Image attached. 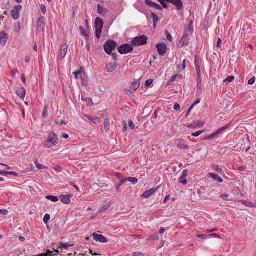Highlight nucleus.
<instances>
[{
    "instance_id": "1",
    "label": "nucleus",
    "mask_w": 256,
    "mask_h": 256,
    "mask_svg": "<svg viewBox=\"0 0 256 256\" xmlns=\"http://www.w3.org/2000/svg\"><path fill=\"white\" fill-rule=\"evenodd\" d=\"M58 144V138L57 135L53 132H50L48 137L44 142V147L50 148Z\"/></svg>"
},
{
    "instance_id": "2",
    "label": "nucleus",
    "mask_w": 256,
    "mask_h": 256,
    "mask_svg": "<svg viewBox=\"0 0 256 256\" xmlns=\"http://www.w3.org/2000/svg\"><path fill=\"white\" fill-rule=\"evenodd\" d=\"M103 20L100 18H96L95 20V28H96V36L98 38H100L102 32V29L104 26Z\"/></svg>"
},
{
    "instance_id": "3",
    "label": "nucleus",
    "mask_w": 256,
    "mask_h": 256,
    "mask_svg": "<svg viewBox=\"0 0 256 256\" xmlns=\"http://www.w3.org/2000/svg\"><path fill=\"white\" fill-rule=\"evenodd\" d=\"M117 46V43L112 40H108L104 44V50L106 54H110L114 50Z\"/></svg>"
},
{
    "instance_id": "4",
    "label": "nucleus",
    "mask_w": 256,
    "mask_h": 256,
    "mask_svg": "<svg viewBox=\"0 0 256 256\" xmlns=\"http://www.w3.org/2000/svg\"><path fill=\"white\" fill-rule=\"evenodd\" d=\"M148 38L142 35L140 36L134 38L132 42V46H141L146 44Z\"/></svg>"
},
{
    "instance_id": "5",
    "label": "nucleus",
    "mask_w": 256,
    "mask_h": 256,
    "mask_svg": "<svg viewBox=\"0 0 256 256\" xmlns=\"http://www.w3.org/2000/svg\"><path fill=\"white\" fill-rule=\"evenodd\" d=\"M132 45L126 44L121 45L118 48V52L122 54H128L133 50Z\"/></svg>"
},
{
    "instance_id": "6",
    "label": "nucleus",
    "mask_w": 256,
    "mask_h": 256,
    "mask_svg": "<svg viewBox=\"0 0 256 256\" xmlns=\"http://www.w3.org/2000/svg\"><path fill=\"white\" fill-rule=\"evenodd\" d=\"M22 6L21 5H16L14 8L12 10V16L14 20H16L20 18V12L22 10Z\"/></svg>"
},
{
    "instance_id": "7",
    "label": "nucleus",
    "mask_w": 256,
    "mask_h": 256,
    "mask_svg": "<svg viewBox=\"0 0 256 256\" xmlns=\"http://www.w3.org/2000/svg\"><path fill=\"white\" fill-rule=\"evenodd\" d=\"M45 18L44 16H40L38 21L37 31L42 32L44 31L45 28Z\"/></svg>"
},
{
    "instance_id": "8",
    "label": "nucleus",
    "mask_w": 256,
    "mask_h": 256,
    "mask_svg": "<svg viewBox=\"0 0 256 256\" xmlns=\"http://www.w3.org/2000/svg\"><path fill=\"white\" fill-rule=\"evenodd\" d=\"M140 80H138L132 84L130 90L128 89H126L124 92L126 94H131L135 92L137 89H138V88L140 87Z\"/></svg>"
},
{
    "instance_id": "9",
    "label": "nucleus",
    "mask_w": 256,
    "mask_h": 256,
    "mask_svg": "<svg viewBox=\"0 0 256 256\" xmlns=\"http://www.w3.org/2000/svg\"><path fill=\"white\" fill-rule=\"evenodd\" d=\"M156 47L158 48V51L160 55L163 56L166 53L167 50V46L166 44H158L156 45Z\"/></svg>"
},
{
    "instance_id": "10",
    "label": "nucleus",
    "mask_w": 256,
    "mask_h": 256,
    "mask_svg": "<svg viewBox=\"0 0 256 256\" xmlns=\"http://www.w3.org/2000/svg\"><path fill=\"white\" fill-rule=\"evenodd\" d=\"M68 49V44L66 43L63 44L60 46V56L62 59L66 56Z\"/></svg>"
},
{
    "instance_id": "11",
    "label": "nucleus",
    "mask_w": 256,
    "mask_h": 256,
    "mask_svg": "<svg viewBox=\"0 0 256 256\" xmlns=\"http://www.w3.org/2000/svg\"><path fill=\"white\" fill-rule=\"evenodd\" d=\"M8 40V35L4 32H0V44L4 46Z\"/></svg>"
},
{
    "instance_id": "12",
    "label": "nucleus",
    "mask_w": 256,
    "mask_h": 256,
    "mask_svg": "<svg viewBox=\"0 0 256 256\" xmlns=\"http://www.w3.org/2000/svg\"><path fill=\"white\" fill-rule=\"evenodd\" d=\"M93 236H94V239L96 242L98 241V242H103V243H105L108 242V240L106 238L104 237L103 235L98 234H96V233H94L93 234Z\"/></svg>"
},
{
    "instance_id": "13",
    "label": "nucleus",
    "mask_w": 256,
    "mask_h": 256,
    "mask_svg": "<svg viewBox=\"0 0 256 256\" xmlns=\"http://www.w3.org/2000/svg\"><path fill=\"white\" fill-rule=\"evenodd\" d=\"M188 32H186V34L188 35L189 34H187ZM188 44V39L186 36H184L182 37L179 43L178 44V46L179 48H182L185 45H187Z\"/></svg>"
},
{
    "instance_id": "14",
    "label": "nucleus",
    "mask_w": 256,
    "mask_h": 256,
    "mask_svg": "<svg viewBox=\"0 0 256 256\" xmlns=\"http://www.w3.org/2000/svg\"><path fill=\"white\" fill-rule=\"evenodd\" d=\"M98 12L99 14L102 15L104 16H106L108 12V11L107 9L105 8L100 4H98Z\"/></svg>"
},
{
    "instance_id": "15",
    "label": "nucleus",
    "mask_w": 256,
    "mask_h": 256,
    "mask_svg": "<svg viewBox=\"0 0 256 256\" xmlns=\"http://www.w3.org/2000/svg\"><path fill=\"white\" fill-rule=\"evenodd\" d=\"M158 189V187L156 188H152L146 191L142 194V196L144 198H148L152 196Z\"/></svg>"
},
{
    "instance_id": "16",
    "label": "nucleus",
    "mask_w": 256,
    "mask_h": 256,
    "mask_svg": "<svg viewBox=\"0 0 256 256\" xmlns=\"http://www.w3.org/2000/svg\"><path fill=\"white\" fill-rule=\"evenodd\" d=\"M16 93L20 98H24L25 96L26 92L24 88L20 87L18 88Z\"/></svg>"
},
{
    "instance_id": "17",
    "label": "nucleus",
    "mask_w": 256,
    "mask_h": 256,
    "mask_svg": "<svg viewBox=\"0 0 256 256\" xmlns=\"http://www.w3.org/2000/svg\"><path fill=\"white\" fill-rule=\"evenodd\" d=\"M170 3L175 5L178 10L182 8L183 4L181 0H172Z\"/></svg>"
},
{
    "instance_id": "18",
    "label": "nucleus",
    "mask_w": 256,
    "mask_h": 256,
    "mask_svg": "<svg viewBox=\"0 0 256 256\" xmlns=\"http://www.w3.org/2000/svg\"><path fill=\"white\" fill-rule=\"evenodd\" d=\"M117 66L116 62L114 64H109L106 65V70L108 72H114Z\"/></svg>"
},
{
    "instance_id": "19",
    "label": "nucleus",
    "mask_w": 256,
    "mask_h": 256,
    "mask_svg": "<svg viewBox=\"0 0 256 256\" xmlns=\"http://www.w3.org/2000/svg\"><path fill=\"white\" fill-rule=\"evenodd\" d=\"M195 66L196 68L198 76V78H199L200 76V68L198 61V58L196 56H195Z\"/></svg>"
},
{
    "instance_id": "20",
    "label": "nucleus",
    "mask_w": 256,
    "mask_h": 256,
    "mask_svg": "<svg viewBox=\"0 0 256 256\" xmlns=\"http://www.w3.org/2000/svg\"><path fill=\"white\" fill-rule=\"evenodd\" d=\"M84 116L94 124H96L100 122V119L98 117L88 116L86 114H84Z\"/></svg>"
},
{
    "instance_id": "21",
    "label": "nucleus",
    "mask_w": 256,
    "mask_h": 256,
    "mask_svg": "<svg viewBox=\"0 0 256 256\" xmlns=\"http://www.w3.org/2000/svg\"><path fill=\"white\" fill-rule=\"evenodd\" d=\"M209 176L215 181L218 182H222L223 180L220 178L218 174H213V173H209Z\"/></svg>"
},
{
    "instance_id": "22",
    "label": "nucleus",
    "mask_w": 256,
    "mask_h": 256,
    "mask_svg": "<svg viewBox=\"0 0 256 256\" xmlns=\"http://www.w3.org/2000/svg\"><path fill=\"white\" fill-rule=\"evenodd\" d=\"M72 196H62L60 197L62 198L61 201L62 203L64 204H68L70 202V198Z\"/></svg>"
},
{
    "instance_id": "23",
    "label": "nucleus",
    "mask_w": 256,
    "mask_h": 256,
    "mask_svg": "<svg viewBox=\"0 0 256 256\" xmlns=\"http://www.w3.org/2000/svg\"><path fill=\"white\" fill-rule=\"evenodd\" d=\"M212 168L216 172L220 174H224V172L222 168H220L219 166L216 164L212 166Z\"/></svg>"
},
{
    "instance_id": "24",
    "label": "nucleus",
    "mask_w": 256,
    "mask_h": 256,
    "mask_svg": "<svg viewBox=\"0 0 256 256\" xmlns=\"http://www.w3.org/2000/svg\"><path fill=\"white\" fill-rule=\"evenodd\" d=\"M176 78H182V76L180 74H176L172 76L170 80L168 82V85H169L172 82H174Z\"/></svg>"
},
{
    "instance_id": "25",
    "label": "nucleus",
    "mask_w": 256,
    "mask_h": 256,
    "mask_svg": "<svg viewBox=\"0 0 256 256\" xmlns=\"http://www.w3.org/2000/svg\"><path fill=\"white\" fill-rule=\"evenodd\" d=\"M178 147L181 149H188V146L183 141H180L178 144Z\"/></svg>"
},
{
    "instance_id": "26",
    "label": "nucleus",
    "mask_w": 256,
    "mask_h": 256,
    "mask_svg": "<svg viewBox=\"0 0 256 256\" xmlns=\"http://www.w3.org/2000/svg\"><path fill=\"white\" fill-rule=\"evenodd\" d=\"M104 128L106 132L110 129V123L108 118L104 120Z\"/></svg>"
},
{
    "instance_id": "27",
    "label": "nucleus",
    "mask_w": 256,
    "mask_h": 256,
    "mask_svg": "<svg viewBox=\"0 0 256 256\" xmlns=\"http://www.w3.org/2000/svg\"><path fill=\"white\" fill-rule=\"evenodd\" d=\"M240 202L244 206L250 207V208H256V205H254V204L250 202H248L240 200Z\"/></svg>"
},
{
    "instance_id": "28",
    "label": "nucleus",
    "mask_w": 256,
    "mask_h": 256,
    "mask_svg": "<svg viewBox=\"0 0 256 256\" xmlns=\"http://www.w3.org/2000/svg\"><path fill=\"white\" fill-rule=\"evenodd\" d=\"M116 176L118 178L119 180L121 181V184H124L127 180V179L124 178V176L120 173H116Z\"/></svg>"
},
{
    "instance_id": "29",
    "label": "nucleus",
    "mask_w": 256,
    "mask_h": 256,
    "mask_svg": "<svg viewBox=\"0 0 256 256\" xmlns=\"http://www.w3.org/2000/svg\"><path fill=\"white\" fill-rule=\"evenodd\" d=\"M152 17V18H153V21H154V27H156V23L158 22L159 19H158V16L156 14H154V13H152L151 14Z\"/></svg>"
},
{
    "instance_id": "30",
    "label": "nucleus",
    "mask_w": 256,
    "mask_h": 256,
    "mask_svg": "<svg viewBox=\"0 0 256 256\" xmlns=\"http://www.w3.org/2000/svg\"><path fill=\"white\" fill-rule=\"evenodd\" d=\"M46 198L52 202H56L58 200V198L56 196H46Z\"/></svg>"
},
{
    "instance_id": "31",
    "label": "nucleus",
    "mask_w": 256,
    "mask_h": 256,
    "mask_svg": "<svg viewBox=\"0 0 256 256\" xmlns=\"http://www.w3.org/2000/svg\"><path fill=\"white\" fill-rule=\"evenodd\" d=\"M80 32L82 33V36H84L86 39H88V38H89V36H88V33L86 32L84 28L82 27V26H80Z\"/></svg>"
},
{
    "instance_id": "32",
    "label": "nucleus",
    "mask_w": 256,
    "mask_h": 256,
    "mask_svg": "<svg viewBox=\"0 0 256 256\" xmlns=\"http://www.w3.org/2000/svg\"><path fill=\"white\" fill-rule=\"evenodd\" d=\"M74 244H64V243H60V246H59V248H64V249H68V247L72 246Z\"/></svg>"
},
{
    "instance_id": "33",
    "label": "nucleus",
    "mask_w": 256,
    "mask_h": 256,
    "mask_svg": "<svg viewBox=\"0 0 256 256\" xmlns=\"http://www.w3.org/2000/svg\"><path fill=\"white\" fill-rule=\"evenodd\" d=\"M226 128H220L219 130H216V132H214V133H213L212 136L210 137V138H213L215 136H216L217 134H219L220 133L222 132L224 130L226 129Z\"/></svg>"
},
{
    "instance_id": "34",
    "label": "nucleus",
    "mask_w": 256,
    "mask_h": 256,
    "mask_svg": "<svg viewBox=\"0 0 256 256\" xmlns=\"http://www.w3.org/2000/svg\"><path fill=\"white\" fill-rule=\"evenodd\" d=\"M34 256H52V252L50 250H46V253L40 254Z\"/></svg>"
},
{
    "instance_id": "35",
    "label": "nucleus",
    "mask_w": 256,
    "mask_h": 256,
    "mask_svg": "<svg viewBox=\"0 0 256 256\" xmlns=\"http://www.w3.org/2000/svg\"><path fill=\"white\" fill-rule=\"evenodd\" d=\"M186 68V60H184L182 64L178 66V68L184 70Z\"/></svg>"
},
{
    "instance_id": "36",
    "label": "nucleus",
    "mask_w": 256,
    "mask_h": 256,
    "mask_svg": "<svg viewBox=\"0 0 256 256\" xmlns=\"http://www.w3.org/2000/svg\"><path fill=\"white\" fill-rule=\"evenodd\" d=\"M234 79V76H228L226 79L224 80V82H232Z\"/></svg>"
},
{
    "instance_id": "37",
    "label": "nucleus",
    "mask_w": 256,
    "mask_h": 256,
    "mask_svg": "<svg viewBox=\"0 0 256 256\" xmlns=\"http://www.w3.org/2000/svg\"><path fill=\"white\" fill-rule=\"evenodd\" d=\"M50 216L49 214H46L43 218L44 222L45 224H47L48 222L50 220Z\"/></svg>"
},
{
    "instance_id": "38",
    "label": "nucleus",
    "mask_w": 256,
    "mask_h": 256,
    "mask_svg": "<svg viewBox=\"0 0 256 256\" xmlns=\"http://www.w3.org/2000/svg\"><path fill=\"white\" fill-rule=\"evenodd\" d=\"M146 4L148 6H150V7H152V8L154 7V5L156 4V3L152 2V1L151 0H146Z\"/></svg>"
},
{
    "instance_id": "39",
    "label": "nucleus",
    "mask_w": 256,
    "mask_h": 256,
    "mask_svg": "<svg viewBox=\"0 0 256 256\" xmlns=\"http://www.w3.org/2000/svg\"><path fill=\"white\" fill-rule=\"evenodd\" d=\"M48 106L46 105L44 107L43 112H42V116L46 118L48 116Z\"/></svg>"
},
{
    "instance_id": "40",
    "label": "nucleus",
    "mask_w": 256,
    "mask_h": 256,
    "mask_svg": "<svg viewBox=\"0 0 256 256\" xmlns=\"http://www.w3.org/2000/svg\"><path fill=\"white\" fill-rule=\"evenodd\" d=\"M179 182L183 184H187V180L186 178H184L183 176H182L179 178Z\"/></svg>"
},
{
    "instance_id": "41",
    "label": "nucleus",
    "mask_w": 256,
    "mask_h": 256,
    "mask_svg": "<svg viewBox=\"0 0 256 256\" xmlns=\"http://www.w3.org/2000/svg\"><path fill=\"white\" fill-rule=\"evenodd\" d=\"M128 180L133 184H136L138 182V179L136 178L130 177L128 178Z\"/></svg>"
},
{
    "instance_id": "42",
    "label": "nucleus",
    "mask_w": 256,
    "mask_h": 256,
    "mask_svg": "<svg viewBox=\"0 0 256 256\" xmlns=\"http://www.w3.org/2000/svg\"><path fill=\"white\" fill-rule=\"evenodd\" d=\"M34 164L36 166V168L38 169V170H41L43 168H46V166H44L42 165L41 164H39L38 162V160H36L35 162H34Z\"/></svg>"
},
{
    "instance_id": "43",
    "label": "nucleus",
    "mask_w": 256,
    "mask_h": 256,
    "mask_svg": "<svg viewBox=\"0 0 256 256\" xmlns=\"http://www.w3.org/2000/svg\"><path fill=\"white\" fill-rule=\"evenodd\" d=\"M159 236L158 234H156L153 236H150L148 240H156L158 238Z\"/></svg>"
},
{
    "instance_id": "44",
    "label": "nucleus",
    "mask_w": 256,
    "mask_h": 256,
    "mask_svg": "<svg viewBox=\"0 0 256 256\" xmlns=\"http://www.w3.org/2000/svg\"><path fill=\"white\" fill-rule=\"evenodd\" d=\"M110 208V205L108 204H106L105 206H103V208H101L98 212V213H101L103 212H104V210H108V208Z\"/></svg>"
},
{
    "instance_id": "45",
    "label": "nucleus",
    "mask_w": 256,
    "mask_h": 256,
    "mask_svg": "<svg viewBox=\"0 0 256 256\" xmlns=\"http://www.w3.org/2000/svg\"><path fill=\"white\" fill-rule=\"evenodd\" d=\"M200 81L198 80V88H197V94H201V92H202V88H201L200 85Z\"/></svg>"
},
{
    "instance_id": "46",
    "label": "nucleus",
    "mask_w": 256,
    "mask_h": 256,
    "mask_svg": "<svg viewBox=\"0 0 256 256\" xmlns=\"http://www.w3.org/2000/svg\"><path fill=\"white\" fill-rule=\"evenodd\" d=\"M204 132L203 130H198L196 132H194L192 134V136H198L200 135L202 132Z\"/></svg>"
},
{
    "instance_id": "47",
    "label": "nucleus",
    "mask_w": 256,
    "mask_h": 256,
    "mask_svg": "<svg viewBox=\"0 0 256 256\" xmlns=\"http://www.w3.org/2000/svg\"><path fill=\"white\" fill-rule=\"evenodd\" d=\"M256 80V78L254 76L252 77L248 81V84L250 85L253 84L255 82Z\"/></svg>"
},
{
    "instance_id": "48",
    "label": "nucleus",
    "mask_w": 256,
    "mask_h": 256,
    "mask_svg": "<svg viewBox=\"0 0 256 256\" xmlns=\"http://www.w3.org/2000/svg\"><path fill=\"white\" fill-rule=\"evenodd\" d=\"M82 73V69L80 70H78V71H76L74 72H73V74L74 75L75 78H78V74H81Z\"/></svg>"
},
{
    "instance_id": "49",
    "label": "nucleus",
    "mask_w": 256,
    "mask_h": 256,
    "mask_svg": "<svg viewBox=\"0 0 256 256\" xmlns=\"http://www.w3.org/2000/svg\"><path fill=\"white\" fill-rule=\"evenodd\" d=\"M152 82H153V80H147L146 82L145 86L146 87L149 86H150L152 84Z\"/></svg>"
},
{
    "instance_id": "50",
    "label": "nucleus",
    "mask_w": 256,
    "mask_h": 256,
    "mask_svg": "<svg viewBox=\"0 0 256 256\" xmlns=\"http://www.w3.org/2000/svg\"><path fill=\"white\" fill-rule=\"evenodd\" d=\"M194 124L196 126H198V127L202 126L204 124L202 122H200L199 121H196L194 122Z\"/></svg>"
},
{
    "instance_id": "51",
    "label": "nucleus",
    "mask_w": 256,
    "mask_h": 256,
    "mask_svg": "<svg viewBox=\"0 0 256 256\" xmlns=\"http://www.w3.org/2000/svg\"><path fill=\"white\" fill-rule=\"evenodd\" d=\"M194 108V106H193L192 105L190 107V108H188V110L187 111V112L186 113V118H187L188 116L190 114V112Z\"/></svg>"
},
{
    "instance_id": "52",
    "label": "nucleus",
    "mask_w": 256,
    "mask_h": 256,
    "mask_svg": "<svg viewBox=\"0 0 256 256\" xmlns=\"http://www.w3.org/2000/svg\"><path fill=\"white\" fill-rule=\"evenodd\" d=\"M128 125L132 130L134 129L135 128L134 124V122H132V120L129 121Z\"/></svg>"
},
{
    "instance_id": "53",
    "label": "nucleus",
    "mask_w": 256,
    "mask_h": 256,
    "mask_svg": "<svg viewBox=\"0 0 256 256\" xmlns=\"http://www.w3.org/2000/svg\"><path fill=\"white\" fill-rule=\"evenodd\" d=\"M40 8L42 11V12L44 13V14H45L46 12V7L44 5L42 4L40 6Z\"/></svg>"
},
{
    "instance_id": "54",
    "label": "nucleus",
    "mask_w": 256,
    "mask_h": 256,
    "mask_svg": "<svg viewBox=\"0 0 256 256\" xmlns=\"http://www.w3.org/2000/svg\"><path fill=\"white\" fill-rule=\"evenodd\" d=\"M201 99L200 98H197L196 101L194 102V104H192L193 106H194L196 104H198L200 102Z\"/></svg>"
},
{
    "instance_id": "55",
    "label": "nucleus",
    "mask_w": 256,
    "mask_h": 256,
    "mask_svg": "<svg viewBox=\"0 0 256 256\" xmlns=\"http://www.w3.org/2000/svg\"><path fill=\"white\" fill-rule=\"evenodd\" d=\"M8 214V210H0V214L6 215Z\"/></svg>"
},
{
    "instance_id": "56",
    "label": "nucleus",
    "mask_w": 256,
    "mask_h": 256,
    "mask_svg": "<svg viewBox=\"0 0 256 256\" xmlns=\"http://www.w3.org/2000/svg\"><path fill=\"white\" fill-rule=\"evenodd\" d=\"M54 169L58 172H61L62 171V168L60 166H56L54 167Z\"/></svg>"
},
{
    "instance_id": "57",
    "label": "nucleus",
    "mask_w": 256,
    "mask_h": 256,
    "mask_svg": "<svg viewBox=\"0 0 256 256\" xmlns=\"http://www.w3.org/2000/svg\"><path fill=\"white\" fill-rule=\"evenodd\" d=\"M154 8H155L156 10H162V6L160 5H159L156 3Z\"/></svg>"
},
{
    "instance_id": "58",
    "label": "nucleus",
    "mask_w": 256,
    "mask_h": 256,
    "mask_svg": "<svg viewBox=\"0 0 256 256\" xmlns=\"http://www.w3.org/2000/svg\"><path fill=\"white\" fill-rule=\"evenodd\" d=\"M184 178H186V177L188 176V170H184L182 172V175Z\"/></svg>"
},
{
    "instance_id": "59",
    "label": "nucleus",
    "mask_w": 256,
    "mask_h": 256,
    "mask_svg": "<svg viewBox=\"0 0 256 256\" xmlns=\"http://www.w3.org/2000/svg\"><path fill=\"white\" fill-rule=\"evenodd\" d=\"M174 109L175 110H179L180 108V106L179 104H176L174 105Z\"/></svg>"
},
{
    "instance_id": "60",
    "label": "nucleus",
    "mask_w": 256,
    "mask_h": 256,
    "mask_svg": "<svg viewBox=\"0 0 256 256\" xmlns=\"http://www.w3.org/2000/svg\"><path fill=\"white\" fill-rule=\"evenodd\" d=\"M167 34V39L169 41H171L172 40V36H170V34L168 33L167 31L166 32Z\"/></svg>"
},
{
    "instance_id": "61",
    "label": "nucleus",
    "mask_w": 256,
    "mask_h": 256,
    "mask_svg": "<svg viewBox=\"0 0 256 256\" xmlns=\"http://www.w3.org/2000/svg\"><path fill=\"white\" fill-rule=\"evenodd\" d=\"M221 43H222V40L220 38H219L218 40V41L217 42V44H216V47L220 48V46Z\"/></svg>"
},
{
    "instance_id": "62",
    "label": "nucleus",
    "mask_w": 256,
    "mask_h": 256,
    "mask_svg": "<svg viewBox=\"0 0 256 256\" xmlns=\"http://www.w3.org/2000/svg\"><path fill=\"white\" fill-rule=\"evenodd\" d=\"M198 238H206V234H198Z\"/></svg>"
},
{
    "instance_id": "63",
    "label": "nucleus",
    "mask_w": 256,
    "mask_h": 256,
    "mask_svg": "<svg viewBox=\"0 0 256 256\" xmlns=\"http://www.w3.org/2000/svg\"><path fill=\"white\" fill-rule=\"evenodd\" d=\"M0 174L4 176H6L8 174V172H2L0 170Z\"/></svg>"
},
{
    "instance_id": "64",
    "label": "nucleus",
    "mask_w": 256,
    "mask_h": 256,
    "mask_svg": "<svg viewBox=\"0 0 256 256\" xmlns=\"http://www.w3.org/2000/svg\"><path fill=\"white\" fill-rule=\"evenodd\" d=\"M30 60V56H26L25 58V62L27 63L29 62Z\"/></svg>"
}]
</instances>
